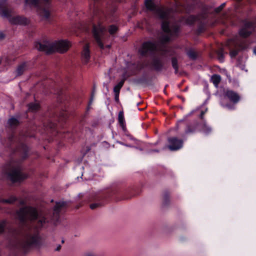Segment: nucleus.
<instances>
[{
    "label": "nucleus",
    "instance_id": "f257e3e1",
    "mask_svg": "<svg viewBox=\"0 0 256 256\" xmlns=\"http://www.w3.org/2000/svg\"><path fill=\"white\" fill-rule=\"evenodd\" d=\"M16 217L22 224L18 230H10V244L14 248L26 252L39 244L38 230L48 222V218L31 206L20 208Z\"/></svg>",
    "mask_w": 256,
    "mask_h": 256
},
{
    "label": "nucleus",
    "instance_id": "f03ea898",
    "mask_svg": "<svg viewBox=\"0 0 256 256\" xmlns=\"http://www.w3.org/2000/svg\"><path fill=\"white\" fill-rule=\"evenodd\" d=\"M145 6L148 10L153 12L160 18L163 20L162 28L164 34L160 37L162 48L159 50L156 43L147 41L142 44L139 52L144 56H152L150 66L154 70L160 72L164 68V66L162 57L172 56L174 54L173 50L166 46L164 43L178 36L179 26L176 24H170L167 20L168 16V11L155 4L154 0H146Z\"/></svg>",
    "mask_w": 256,
    "mask_h": 256
},
{
    "label": "nucleus",
    "instance_id": "7ed1b4c3",
    "mask_svg": "<svg viewBox=\"0 0 256 256\" xmlns=\"http://www.w3.org/2000/svg\"><path fill=\"white\" fill-rule=\"evenodd\" d=\"M22 166L20 160H12L4 168V172L7 178L12 182H20L28 177V175L22 172Z\"/></svg>",
    "mask_w": 256,
    "mask_h": 256
},
{
    "label": "nucleus",
    "instance_id": "20e7f679",
    "mask_svg": "<svg viewBox=\"0 0 256 256\" xmlns=\"http://www.w3.org/2000/svg\"><path fill=\"white\" fill-rule=\"evenodd\" d=\"M70 46V44L68 42L63 40L54 42L44 40L42 42H36L34 44L36 48L38 50L44 52L48 54L54 52H64L68 50Z\"/></svg>",
    "mask_w": 256,
    "mask_h": 256
},
{
    "label": "nucleus",
    "instance_id": "39448f33",
    "mask_svg": "<svg viewBox=\"0 0 256 256\" xmlns=\"http://www.w3.org/2000/svg\"><path fill=\"white\" fill-rule=\"evenodd\" d=\"M26 4L37 8L38 14L45 19L50 16V0H26Z\"/></svg>",
    "mask_w": 256,
    "mask_h": 256
},
{
    "label": "nucleus",
    "instance_id": "423d86ee",
    "mask_svg": "<svg viewBox=\"0 0 256 256\" xmlns=\"http://www.w3.org/2000/svg\"><path fill=\"white\" fill-rule=\"evenodd\" d=\"M8 147L12 146H16V151L18 152L22 160L26 158L28 156V146L22 142V140L13 134L8 137L6 144Z\"/></svg>",
    "mask_w": 256,
    "mask_h": 256
},
{
    "label": "nucleus",
    "instance_id": "0eeeda50",
    "mask_svg": "<svg viewBox=\"0 0 256 256\" xmlns=\"http://www.w3.org/2000/svg\"><path fill=\"white\" fill-rule=\"evenodd\" d=\"M92 33L99 47L104 49V42L107 37L106 28L100 22H98V26L93 24Z\"/></svg>",
    "mask_w": 256,
    "mask_h": 256
},
{
    "label": "nucleus",
    "instance_id": "6e6552de",
    "mask_svg": "<svg viewBox=\"0 0 256 256\" xmlns=\"http://www.w3.org/2000/svg\"><path fill=\"white\" fill-rule=\"evenodd\" d=\"M206 111L207 108L205 110H203L201 109L200 107H198L192 110L188 115L186 116L188 117L193 114H196V116H198L202 120L201 123L198 125L200 130L204 134L208 135L212 132V128L207 124L206 121L203 119V116Z\"/></svg>",
    "mask_w": 256,
    "mask_h": 256
},
{
    "label": "nucleus",
    "instance_id": "1a4fd4ad",
    "mask_svg": "<svg viewBox=\"0 0 256 256\" xmlns=\"http://www.w3.org/2000/svg\"><path fill=\"white\" fill-rule=\"evenodd\" d=\"M208 15L206 12H202L200 14L195 16H190L186 20V22L188 24H192L194 22H198V31L200 32H204L208 24Z\"/></svg>",
    "mask_w": 256,
    "mask_h": 256
},
{
    "label": "nucleus",
    "instance_id": "9d476101",
    "mask_svg": "<svg viewBox=\"0 0 256 256\" xmlns=\"http://www.w3.org/2000/svg\"><path fill=\"white\" fill-rule=\"evenodd\" d=\"M0 14L2 16L8 18L9 22L12 24H26L28 23V20L20 16H12L11 11L4 6H0Z\"/></svg>",
    "mask_w": 256,
    "mask_h": 256
},
{
    "label": "nucleus",
    "instance_id": "9b49d317",
    "mask_svg": "<svg viewBox=\"0 0 256 256\" xmlns=\"http://www.w3.org/2000/svg\"><path fill=\"white\" fill-rule=\"evenodd\" d=\"M112 194L108 192L98 191L92 194L91 200L94 202L90 205V208L92 210L100 207L104 204V200Z\"/></svg>",
    "mask_w": 256,
    "mask_h": 256
},
{
    "label": "nucleus",
    "instance_id": "f8f14e48",
    "mask_svg": "<svg viewBox=\"0 0 256 256\" xmlns=\"http://www.w3.org/2000/svg\"><path fill=\"white\" fill-rule=\"evenodd\" d=\"M169 149L171 150H177L182 147L183 141L176 137L170 138L168 139Z\"/></svg>",
    "mask_w": 256,
    "mask_h": 256
},
{
    "label": "nucleus",
    "instance_id": "ddd939ff",
    "mask_svg": "<svg viewBox=\"0 0 256 256\" xmlns=\"http://www.w3.org/2000/svg\"><path fill=\"white\" fill-rule=\"evenodd\" d=\"M66 205L64 202H60L56 203L53 210V215L52 219L54 220H57L59 217V214L62 208Z\"/></svg>",
    "mask_w": 256,
    "mask_h": 256
},
{
    "label": "nucleus",
    "instance_id": "4468645a",
    "mask_svg": "<svg viewBox=\"0 0 256 256\" xmlns=\"http://www.w3.org/2000/svg\"><path fill=\"white\" fill-rule=\"evenodd\" d=\"M225 96L232 102L234 104L237 103L240 100V96L238 94L231 90H227L225 92Z\"/></svg>",
    "mask_w": 256,
    "mask_h": 256
},
{
    "label": "nucleus",
    "instance_id": "2eb2a0df",
    "mask_svg": "<svg viewBox=\"0 0 256 256\" xmlns=\"http://www.w3.org/2000/svg\"><path fill=\"white\" fill-rule=\"evenodd\" d=\"M82 58L83 62L87 63L90 58V52L89 50V46L88 44H86L83 48L82 52Z\"/></svg>",
    "mask_w": 256,
    "mask_h": 256
},
{
    "label": "nucleus",
    "instance_id": "dca6fc26",
    "mask_svg": "<svg viewBox=\"0 0 256 256\" xmlns=\"http://www.w3.org/2000/svg\"><path fill=\"white\" fill-rule=\"evenodd\" d=\"M220 80V76L218 74H214L211 78V80L216 87H218Z\"/></svg>",
    "mask_w": 256,
    "mask_h": 256
},
{
    "label": "nucleus",
    "instance_id": "f3484780",
    "mask_svg": "<svg viewBox=\"0 0 256 256\" xmlns=\"http://www.w3.org/2000/svg\"><path fill=\"white\" fill-rule=\"evenodd\" d=\"M26 63H23L22 64L20 65L17 70H16V73L18 76H20L23 74V72L26 70Z\"/></svg>",
    "mask_w": 256,
    "mask_h": 256
},
{
    "label": "nucleus",
    "instance_id": "a211bd4d",
    "mask_svg": "<svg viewBox=\"0 0 256 256\" xmlns=\"http://www.w3.org/2000/svg\"><path fill=\"white\" fill-rule=\"evenodd\" d=\"M8 123L10 127L14 128L18 124L19 122L17 118H12L8 120Z\"/></svg>",
    "mask_w": 256,
    "mask_h": 256
},
{
    "label": "nucleus",
    "instance_id": "6ab92c4d",
    "mask_svg": "<svg viewBox=\"0 0 256 256\" xmlns=\"http://www.w3.org/2000/svg\"><path fill=\"white\" fill-rule=\"evenodd\" d=\"M16 200L17 198L14 196H11L8 199H4L0 198V203L12 204L16 202Z\"/></svg>",
    "mask_w": 256,
    "mask_h": 256
},
{
    "label": "nucleus",
    "instance_id": "aec40b11",
    "mask_svg": "<svg viewBox=\"0 0 256 256\" xmlns=\"http://www.w3.org/2000/svg\"><path fill=\"white\" fill-rule=\"evenodd\" d=\"M126 78L122 79L114 87V92H120V90L123 86Z\"/></svg>",
    "mask_w": 256,
    "mask_h": 256
},
{
    "label": "nucleus",
    "instance_id": "412c9836",
    "mask_svg": "<svg viewBox=\"0 0 256 256\" xmlns=\"http://www.w3.org/2000/svg\"><path fill=\"white\" fill-rule=\"evenodd\" d=\"M172 66L174 70V73L176 74H178V60L176 58H174V57L172 58Z\"/></svg>",
    "mask_w": 256,
    "mask_h": 256
},
{
    "label": "nucleus",
    "instance_id": "4be33fe9",
    "mask_svg": "<svg viewBox=\"0 0 256 256\" xmlns=\"http://www.w3.org/2000/svg\"><path fill=\"white\" fill-rule=\"evenodd\" d=\"M118 122L120 126L124 128V113L122 112H120L118 114Z\"/></svg>",
    "mask_w": 256,
    "mask_h": 256
},
{
    "label": "nucleus",
    "instance_id": "5701e85b",
    "mask_svg": "<svg viewBox=\"0 0 256 256\" xmlns=\"http://www.w3.org/2000/svg\"><path fill=\"white\" fill-rule=\"evenodd\" d=\"M196 126H188L185 130V134H192L196 132Z\"/></svg>",
    "mask_w": 256,
    "mask_h": 256
},
{
    "label": "nucleus",
    "instance_id": "b1692460",
    "mask_svg": "<svg viewBox=\"0 0 256 256\" xmlns=\"http://www.w3.org/2000/svg\"><path fill=\"white\" fill-rule=\"evenodd\" d=\"M39 108V105L36 103H30L28 104V110L32 112H35Z\"/></svg>",
    "mask_w": 256,
    "mask_h": 256
},
{
    "label": "nucleus",
    "instance_id": "393cba45",
    "mask_svg": "<svg viewBox=\"0 0 256 256\" xmlns=\"http://www.w3.org/2000/svg\"><path fill=\"white\" fill-rule=\"evenodd\" d=\"M187 54L188 56L192 60H195L197 56L196 53L193 50H188L187 52Z\"/></svg>",
    "mask_w": 256,
    "mask_h": 256
},
{
    "label": "nucleus",
    "instance_id": "a878e982",
    "mask_svg": "<svg viewBox=\"0 0 256 256\" xmlns=\"http://www.w3.org/2000/svg\"><path fill=\"white\" fill-rule=\"evenodd\" d=\"M118 30V28L114 25H111L108 28V32L110 34H114Z\"/></svg>",
    "mask_w": 256,
    "mask_h": 256
},
{
    "label": "nucleus",
    "instance_id": "bb28decb",
    "mask_svg": "<svg viewBox=\"0 0 256 256\" xmlns=\"http://www.w3.org/2000/svg\"><path fill=\"white\" fill-rule=\"evenodd\" d=\"M6 225V220H2L0 222V233L4 230V228Z\"/></svg>",
    "mask_w": 256,
    "mask_h": 256
},
{
    "label": "nucleus",
    "instance_id": "cd10ccee",
    "mask_svg": "<svg viewBox=\"0 0 256 256\" xmlns=\"http://www.w3.org/2000/svg\"><path fill=\"white\" fill-rule=\"evenodd\" d=\"M226 3H222L221 4L220 6L218 7L215 8L214 11L216 13H219L225 6Z\"/></svg>",
    "mask_w": 256,
    "mask_h": 256
},
{
    "label": "nucleus",
    "instance_id": "c85d7f7f",
    "mask_svg": "<svg viewBox=\"0 0 256 256\" xmlns=\"http://www.w3.org/2000/svg\"><path fill=\"white\" fill-rule=\"evenodd\" d=\"M221 105L224 108H227L228 110H232L234 108V105L230 104H224L222 102H221Z\"/></svg>",
    "mask_w": 256,
    "mask_h": 256
},
{
    "label": "nucleus",
    "instance_id": "c756f323",
    "mask_svg": "<svg viewBox=\"0 0 256 256\" xmlns=\"http://www.w3.org/2000/svg\"><path fill=\"white\" fill-rule=\"evenodd\" d=\"M218 58L220 61H222L224 59L223 52L222 50H220L218 52Z\"/></svg>",
    "mask_w": 256,
    "mask_h": 256
},
{
    "label": "nucleus",
    "instance_id": "7c9ffc66",
    "mask_svg": "<svg viewBox=\"0 0 256 256\" xmlns=\"http://www.w3.org/2000/svg\"><path fill=\"white\" fill-rule=\"evenodd\" d=\"M164 202L166 204V202H167V201L168 200V194H164Z\"/></svg>",
    "mask_w": 256,
    "mask_h": 256
},
{
    "label": "nucleus",
    "instance_id": "2f4dec72",
    "mask_svg": "<svg viewBox=\"0 0 256 256\" xmlns=\"http://www.w3.org/2000/svg\"><path fill=\"white\" fill-rule=\"evenodd\" d=\"M119 93H120V92H114V94H115V100H116V102L118 101Z\"/></svg>",
    "mask_w": 256,
    "mask_h": 256
},
{
    "label": "nucleus",
    "instance_id": "473e14b6",
    "mask_svg": "<svg viewBox=\"0 0 256 256\" xmlns=\"http://www.w3.org/2000/svg\"><path fill=\"white\" fill-rule=\"evenodd\" d=\"M4 38V34L2 32H0V40H2V39H3Z\"/></svg>",
    "mask_w": 256,
    "mask_h": 256
},
{
    "label": "nucleus",
    "instance_id": "72a5a7b5",
    "mask_svg": "<svg viewBox=\"0 0 256 256\" xmlns=\"http://www.w3.org/2000/svg\"><path fill=\"white\" fill-rule=\"evenodd\" d=\"M94 92H95V87L94 86L93 91H92V98L93 97Z\"/></svg>",
    "mask_w": 256,
    "mask_h": 256
},
{
    "label": "nucleus",
    "instance_id": "f704fd0d",
    "mask_svg": "<svg viewBox=\"0 0 256 256\" xmlns=\"http://www.w3.org/2000/svg\"><path fill=\"white\" fill-rule=\"evenodd\" d=\"M61 248L60 245H59L56 248V250L58 251Z\"/></svg>",
    "mask_w": 256,
    "mask_h": 256
},
{
    "label": "nucleus",
    "instance_id": "c9c22d12",
    "mask_svg": "<svg viewBox=\"0 0 256 256\" xmlns=\"http://www.w3.org/2000/svg\"><path fill=\"white\" fill-rule=\"evenodd\" d=\"M110 44H106V47L108 48H110Z\"/></svg>",
    "mask_w": 256,
    "mask_h": 256
},
{
    "label": "nucleus",
    "instance_id": "e433bc0d",
    "mask_svg": "<svg viewBox=\"0 0 256 256\" xmlns=\"http://www.w3.org/2000/svg\"><path fill=\"white\" fill-rule=\"evenodd\" d=\"M254 52L256 55V47L254 49Z\"/></svg>",
    "mask_w": 256,
    "mask_h": 256
},
{
    "label": "nucleus",
    "instance_id": "4c0bfd02",
    "mask_svg": "<svg viewBox=\"0 0 256 256\" xmlns=\"http://www.w3.org/2000/svg\"><path fill=\"white\" fill-rule=\"evenodd\" d=\"M135 148H136V149H138V150H142V148H137V147H135Z\"/></svg>",
    "mask_w": 256,
    "mask_h": 256
},
{
    "label": "nucleus",
    "instance_id": "58836bf2",
    "mask_svg": "<svg viewBox=\"0 0 256 256\" xmlns=\"http://www.w3.org/2000/svg\"><path fill=\"white\" fill-rule=\"evenodd\" d=\"M184 120H180V121L178 122H184Z\"/></svg>",
    "mask_w": 256,
    "mask_h": 256
},
{
    "label": "nucleus",
    "instance_id": "ea45409f",
    "mask_svg": "<svg viewBox=\"0 0 256 256\" xmlns=\"http://www.w3.org/2000/svg\"><path fill=\"white\" fill-rule=\"evenodd\" d=\"M64 114H62V116L64 117V118H65V115H64Z\"/></svg>",
    "mask_w": 256,
    "mask_h": 256
},
{
    "label": "nucleus",
    "instance_id": "a19ab883",
    "mask_svg": "<svg viewBox=\"0 0 256 256\" xmlns=\"http://www.w3.org/2000/svg\"><path fill=\"white\" fill-rule=\"evenodd\" d=\"M154 152H158V150H154Z\"/></svg>",
    "mask_w": 256,
    "mask_h": 256
},
{
    "label": "nucleus",
    "instance_id": "79ce46f5",
    "mask_svg": "<svg viewBox=\"0 0 256 256\" xmlns=\"http://www.w3.org/2000/svg\"><path fill=\"white\" fill-rule=\"evenodd\" d=\"M20 203H21V204H23V202H22V201H21V202H20Z\"/></svg>",
    "mask_w": 256,
    "mask_h": 256
},
{
    "label": "nucleus",
    "instance_id": "37998d69",
    "mask_svg": "<svg viewBox=\"0 0 256 256\" xmlns=\"http://www.w3.org/2000/svg\"><path fill=\"white\" fill-rule=\"evenodd\" d=\"M126 146H129V145H126Z\"/></svg>",
    "mask_w": 256,
    "mask_h": 256
},
{
    "label": "nucleus",
    "instance_id": "c03bdc74",
    "mask_svg": "<svg viewBox=\"0 0 256 256\" xmlns=\"http://www.w3.org/2000/svg\"><path fill=\"white\" fill-rule=\"evenodd\" d=\"M62 242H64V240H62Z\"/></svg>",
    "mask_w": 256,
    "mask_h": 256
}]
</instances>
